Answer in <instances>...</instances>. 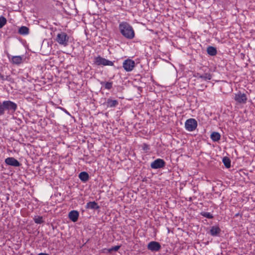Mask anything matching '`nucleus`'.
Here are the masks:
<instances>
[{
    "label": "nucleus",
    "mask_w": 255,
    "mask_h": 255,
    "mask_svg": "<svg viewBox=\"0 0 255 255\" xmlns=\"http://www.w3.org/2000/svg\"><path fill=\"white\" fill-rule=\"evenodd\" d=\"M119 29L122 35L128 39L134 37V31L132 27L127 22L122 21L120 23Z\"/></svg>",
    "instance_id": "obj_1"
},
{
    "label": "nucleus",
    "mask_w": 255,
    "mask_h": 255,
    "mask_svg": "<svg viewBox=\"0 0 255 255\" xmlns=\"http://www.w3.org/2000/svg\"><path fill=\"white\" fill-rule=\"evenodd\" d=\"M17 108L16 104L11 101L8 100L4 101L2 102H0V116L5 114V111L13 113L16 111Z\"/></svg>",
    "instance_id": "obj_2"
},
{
    "label": "nucleus",
    "mask_w": 255,
    "mask_h": 255,
    "mask_svg": "<svg viewBox=\"0 0 255 255\" xmlns=\"http://www.w3.org/2000/svg\"><path fill=\"white\" fill-rule=\"evenodd\" d=\"M69 37L64 32L61 31L57 34L55 40L60 45L67 46L69 43Z\"/></svg>",
    "instance_id": "obj_3"
},
{
    "label": "nucleus",
    "mask_w": 255,
    "mask_h": 255,
    "mask_svg": "<svg viewBox=\"0 0 255 255\" xmlns=\"http://www.w3.org/2000/svg\"><path fill=\"white\" fill-rule=\"evenodd\" d=\"M94 64L97 66H113L114 62L100 56L94 58Z\"/></svg>",
    "instance_id": "obj_4"
},
{
    "label": "nucleus",
    "mask_w": 255,
    "mask_h": 255,
    "mask_svg": "<svg viewBox=\"0 0 255 255\" xmlns=\"http://www.w3.org/2000/svg\"><path fill=\"white\" fill-rule=\"evenodd\" d=\"M198 126L197 121L193 118L187 120L185 123V128L188 131H193L197 128Z\"/></svg>",
    "instance_id": "obj_5"
},
{
    "label": "nucleus",
    "mask_w": 255,
    "mask_h": 255,
    "mask_svg": "<svg viewBox=\"0 0 255 255\" xmlns=\"http://www.w3.org/2000/svg\"><path fill=\"white\" fill-rule=\"evenodd\" d=\"M135 65L134 61L129 59L125 60L123 64V67L127 72L131 71Z\"/></svg>",
    "instance_id": "obj_6"
},
{
    "label": "nucleus",
    "mask_w": 255,
    "mask_h": 255,
    "mask_svg": "<svg viewBox=\"0 0 255 255\" xmlns=\"http://www.w3.org/2000/svg\"><path fill=\"white\" fill-rule=\"evenodd\" d=\"M165 165V162L161 158H157L150 163V167L152 169H156L162 168Z\"/></svg>",
    "instance_id": "obj_7"
},
{
    "label": "nucleus",
    "mask_w": 255,
    "mask_h": 255,
    "mask_svg": "<svg viewBox=\"0 0 255 255\" xmlns=\"http://www.w3.org/2000/svg\"><path fill=\"white\" fill-rule=\"evenodd\" d=\"M161 248L160 243L156 241H151L147 246V249L152 252H158Z\"/></svg>",
    "instance_id": "obj_8"
},
{
    "label": "nucleus",
    "mask_w": 255,
    "mask_h": 255,
    "mask_svg": "<svg viewBox=\"0 0 255 255\" xmlns=\"http://www.w3.org/2000/svg\"><path fill=\"white\" fill-rule=\"evenodd\" d=\"M234 99L238 103L242 104L246 103L247 98L245 94L239 91L238 93L235 94Z\"/></svg>",
    "instance_id": "obj_9"
},
{
    "label": "nucleus",
    "mask_w": 255,
    "mask_h": 255,
    "mask_svg": "<svg viewBox=\"0 0 255 255\" xmlns=\"http://www.w3.org/2000/svg\"><path fill=\"white\" fill-rule=\"evenodd\" d=\"M4 161L8 165L14 167H19L20 165L19 162L14 157H7L5 159Z\"/></svg>",
    "instance_id": "obj_10"
},
{
    "label": "nucleus",
    "mask_w": 255,
    "mask_h": 255,
    "mask_svg": "<svg viewBox=\"0 0 255 255\" xmlns=\"http://www.w3.org/2000/svg\"><path fill=\"white\" fill-rule=\"evenodd\" d=\"M24 60V56H12L10 61L13 64L19 65L23 63Z\"/></svg>",
    "instance_id": "obj_11"
},
{
    "label": "nucleus",
    "mask_w": 255,
    "mask_h": 255,
    "mask_svg": "<svg viewBox=\"0 0 255 255\" xmlns=\"http://www.w3.org/2000/svg\"><path fill=\"white\" fill-rule=\"evenodd\" d=\"M79 216V212L76 210L71 211L69 213V218L73 222L77 221Z\"/></svg>",
    "instance_id": "obj_12"
},
{
    "label": "nucleus",
    "mask_w": 255,
    "mask_h": 255,
    "mask_svg": "<svg viewBox=\"0 0 255 255\" xmlns=\"http://www.w3.org/2000/svg\"><path fill=\"white\" fill-rule=\"evenodd\" d=\"M105 105L108 108H114L116 107L119 105L118 101L116 100H112L110 98L107 99Z\"/></svg>",
    "instance_id": "obj_13"
},
{
    "label": "nucleus",
    "mask_w": 255,
    "mask_h": 255,
    "mask_svg": "<svg viewBox=\"0 0 255 255\" xmlns=\"http://www.w3.org/2000/svg\"><path fill=\"white\" fill-rule=\"evenodd\" d=\"M196 77L198 79H201L202 81H208L211 80L212 78L211 74L208 73H205L203 74L197 73Z\"/></svg>",
    "instance_id": "obj_14"
},
{
    "label": "nucleus",
    "mask_w": 255,
    "mask_h": 255,
    "mask_svg": "<svg viewBox=\"0 0 255 255\" xmlns=\"http://www.w3.org/2000/svg\"><path fill=\"white\" fill-rule=\"evenodd\" d=\"M221 232V229L218 226H212L211 228L210 233L212 236H217Z\"/></svg>",
    "instance_id": "obj_15"
},
{
    "label": "nucleus",
    "mask_w": 255,
    "mask_h": 255,
    "mask_svg": "<svg viewBox=\"0 0 255 255\" xmlns=\"http://www.w3.org/2000/svg\"><path fill=\"white\" fill-rule=\"evenodd\" d=\"M86 208L93 210L98 209L100 208L98 203L95 201L89 202L86 205Z\"/></svg>",
    "instance_id": "obj_16"
},
{
    "label": "nucleus",
    "mask_w": 255,
    "mask_h": 255,
    "mask_svg": "<svg viewBox=\"0 0 255 255\" xmlns=\"http://www.w3.org/2000/svg\"><path fill=\"white\" fill-rule=\"evenodd\" d=\"M18 32L22 35H26L29 34V29L25 26H21L18 28Z\"/></svg>",
    "instance_id": "obj_17"
},
{
    "label": "nucleus",
    "mask_w": 255,
    "mask_h": 255,
    "mask_svg": "<svg viewBox=\"0 0 255 255\" xmlns=\"http://www.w3.org/2000/svg\"><path fill=\"white\" fill-rule=\"evenodd\" d=\"M79 178L82 181L86 182L89 180V176L88 173L83 171L79 174Z\"/></svg>",
    "instance_id": "obj_18"
},
{
    "label": "nucleus",
    "mask_w": 255,
    "mask_h": 255,
    "mask_svg": "<svg viewBox=\"0 0 255 255\" xmlns=\"http://www.w3.org/2000/svg\"><path fill=\"white\" fill-rule=\"evenodd\" d=\"M211 139L214 141H218L220 139L221 135L218 132H213L210 135Z\"/></svg>",
    "instance_id": "obj_19"
},
{
    "label": "nucleus",
    "mask_w": 255,
    "mask_h": 255,
    "mask_svg": "<svg viewBox=\"0 0 255 255\" xmlns=\"http://www.w3.org/2000/svg\"><path fill=\"white\" fill-rule=\"evenodd\" d=\"M207 53L211 56H215L217 54V51L215 47L209 46L207 49Z\"/></svg>",
    "instance_id": "obj_20"
},
{
    "label": "nucleus",
    "mask_w": 255,
    "mask_h": 255,
    "mask_svg": "<svg viewBox=\"0 0 255 255\" xmlns=\"http://www.w3.org/2000/svg\"><path fill=\"white\" fill-rule=\"evenodd\" d=\"M222 161L226 167L228 168L231 167V160L228 157H224Z\"/></svg>",
    "instance_id": "obj_21"
},
{
    "label": "nucleus",
    "mask_w": 255,
    "mask_h": 255,
    "mask_svg": "<svg viewBox=\"0 0 255 255\" xmlns=\"http://www.w3.org/2000/svg\"><path fill=\"white\" fill-rule=\"evenodd\" d=\"M101 84L103 85L106 89L110 90L113 86V83L112 82H101Z\"/></svg>",
    "instance_id": "obj_22"
},
{
    "label": "nucleus",
    "mask_w": 255,
    "mask_h": 255,
    "mask_svg": "<svg viewBox=\"0 0 255 255\" xmlns=\"http://www.w3.org/2000/svg\"><path fill=\"white\" fill-rule=\"evenodd\" d=\"M7 20L5 17L3 16H0V29L3 27V26L6 23Z\"/></svg>",
    "instance_id": "obj_23"
},
{
    "label": "nucleus",
    "mask_w": 255,
    "mask_h": 255,
    "mask_svg": "<svg viewBox=\"0 0 255 255\" xmlns=\"http://www.w3.org/2000/svg\"><path fill=\"white\" fill-rule=\"evenodd\" d=\"M34 221L36 224H41L44 222L42 216H37L34 218Z\"/></svg>",
    "instance_id": "obj_24"
},
{
    "label": "nucleus",
    "mask_w": 255,
    "mask_h": 255,
    "mask_svg": "<svg viewBox=\"0 0 255 255\" xmlns=\"http://www.w3.org/2000/svg\"><path fill=\"white\" fill-rule=\"evenodd\" d=\"M201 215L204 217H206L208 219H212L213 218V216L212 215V214H211L209 212H202L201 213Z\"/></svg>",
    "instance_id": "obj_25"
},
{
    "label": "nucleus",
    "mask_w": 255,
    "mask_h": 255,
    "mask_svg": "<svg viewBox=\"0 0 255 255\" xmlns=\"http://www.w3.org/2000/svg\"><path fill=\"white\" fill-rule=\"evenodd\" d=\"M0 79L2 81H10L11 78L9 76H4L2 75H0Z\"/></svg>",
    "instance_id": "obj_26"
},
{
    "label": "nucleus",
    "mask_w": 255,
    "mask_h": 255,
    "mask_svg": "<svg viewBox=\"0 0 255 255\" xmlns=\"http://www.w3.org/2000/svg\"><path fill=\"white\" fill-rule=\"evenodd\" d=\"M120 247H121L120 246H116L113 247L112 248L108 249V252L111 253L113 251L117 252L120 249Z\"/></svg>",
    "instance_id": "obj_27"
},
{
    "label": "nucleus",
    "mask_w": 255,
    "mask_h": 255,
    "mask_svg": "<svg viewBox=\"0 0 255 255\" xmlns=\"http://www.w3.org/2000/svg\"><path fill=\"white\" fill-rule=\"evenodd\" d=\"M150 148H149V146L146 144V143H144L142 145V149L144 150V151H145L146 152H147V151H148L149 150Z\"/></svg>",
    "instance_id": "obj_28"
},
{
    "label": "nucleus",
    "mask_w": 255,
    "mask_h": 255,
    "mask_svg": "<svg viewBox=\"0 0 255 255\" xmlns=\"http://www.w3.org/2000/svg\"><path fill=\"white\" fill-rule=\"evenodd\" d=\"M37 255H49L47 253H39V254H38Z\"/></svg>",
    "instance_id": "obj_29"
}]
</instances>
